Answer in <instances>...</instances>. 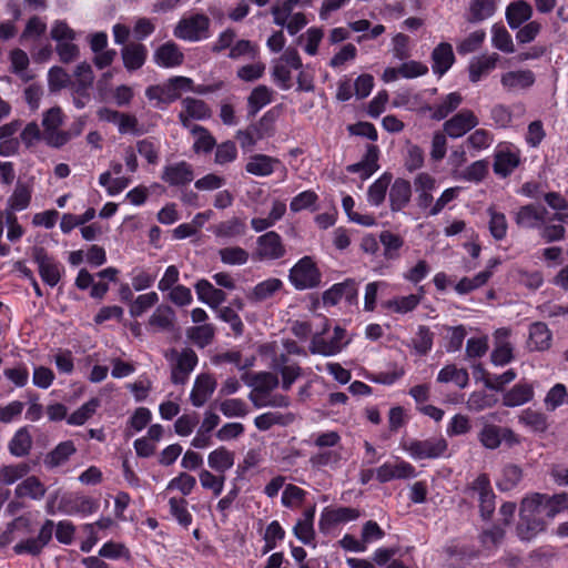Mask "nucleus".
Wrapping results in <instances>:
<instances>
[{
  "label": "nucleus",
  "mask_w": 568,
  "mask_h": 568,
  "mask_svg": "<svg viewBox=\"0 0 568 568\" xmlns=\"http://www.w3.org/2000/svg\"><path fill=\"white\" fill-rule=\"evenodd\" d=\"M552 334L548 326L541 322H535L529 326L527 347L532 352L546 351L550 347Z\"/></svg>",
  "instance_id": "21"
},
{
  "label": "nucleus",
  "mask_w": 568,
  "mask_h": 568,
  "mask_svg": "<svg viewBox=\"0 0 568 568\" xmlns=\"http://www.w3.org/2000/svg\"><path fill=\"white\" fill-rule=\"evenodd\" d=\"M488 213L490 216L489 231L491 236L497 241L505 239L508 229L505 214L496 212L493 207L488 209Z\"/></svg>",
  "instance_id": "60"
},
{
  "label": "nucleus",
  "mask_w": 568,
  "mask_h": 568,
  "mask_svg": "<svg viewBox=\"0 0 568 568\" xmlns=\"http://www.w3.org/2000/svg\"><path fill=\"white\" fill-rule=\"evenodd\" d=\"M358 284L354 278H346L342 283L334 284L323 293V303L325 305H336L342 298L353 304L357 300Z\"/></svg>",
  "instance_id": "14"
},
{
  "label": "nucleus",
  "mask_w": 568,
  "mask_h": 568,
  "mask_svg": "<svg viewBox=\"0 0 568 568\" xmlns=\"http://www.w3.org/2000/svg\"><path fill=\"white\" fill-rule=\"evenodd\" d=\"M99 406L100 400L98 398H91L68 417V424L78 426L83 425L93 416Z\"/></svg>",
  "instance_id": "58"
},
{
  "label": "nucleus",
  "mask_w": 568,
  "mask_h": 568,
  "mask_svg": "<svg viewBox=\"0 0 568 568\" xmlns=\"http://www.w3.org/2000/svg\"><path fill=\"white\" fill-rule=\"evenodd\" d=\"M379 241L384 246V256L387 260H396L399 257V248L404 245V240L390 231H383L379 234Z\"/></svg>",
  "instance_id": "50"
},
{
  "label": "nucleus",
  "mask_w": 568,
  "mask_h": 568,
  "mask_svg": "<svg viewBox=\"0 0 568 568\" xmlns=\"http://www.w3.org/2000/svg\"><path fill=\"white\" fill-rule=\"evenodd\" d=\"M479 123L474 111L463 109L450 119L444 122L443 131L452 139L464 136L467 132L476 128Z\"/></svg>",
  "instance_id": "13"
},
{
  "label": "nucleus",
  "mask_w": 568,
  "mask_h": 568,
  "mask_svg": "<svg viewBox=\"0 0 568 568\" xmlns=\"http://www.w3.org/2000/svg\"><path fill=\"white\" fill-rule=\"evenodd\" d=\"M315 517V505L304 510L302 518L297 520L293 528L295 537L303 544L308 545L315 538V530L313 527Z\"/></svg>",
  "instance_id": "31"
},
{
  "label": "nucleus",
  "mask_w": 568,
  "mask_h": 568,
  "mask_svg": "<svg viewBox=\"0 0 568 568\" xmlns=\"http://www.w3.org/2000/svg\"><path fill=\"white\" fill-rule=\"evenodd\" d=\"M531 17L532 7L525 0L513 1L506 8V20L513 30L528 22Z\"/></svg>",
  "instance_id": "25"
},
{
  "label": "nucleus",
  "mask_w": 568,
  "mask_h": 568,
  "mask_svg": "<svg viewBox=\"0 0 568 568\" xmlns=\"http://www.w3.org/2000/svg\"><path fill=\"white\" fill-rule=\"evenodd\" d=\"M506 531L503 527L494 525L483 530L479 535V541L485 549H497L505 538Z\"/></svg>",
  "instance_id": "53"
},
{
  "label": "nucleus",
  "mask_w": 568,
  "mask_h": 568,
  "mask_svg": "<svg viewBox=\"0 0 568 568\" xmlns=\"http://www.w3.org/2000/svg\"><path fill=\"white\" fill-rule=\"evenodd\" d=\"M466 494L471 498H477L479 503L480 517L489 520L495 511V494L490 486V480L486 474L477 476L466 488Z\"/></svg>",
  "instance_id": "7"
},
{
  "label": "nucleus",
  "mask_w": 568,
  "mask_h": 568,
  "mask_svg": "<svg viewBox=\"0 0 568 568\" xmlns=\"http://www.w3.org/2000/svg\"><path fill=\"white\" fill-rule=\"evenodd\" d=\"M170 511L180 525L187 527L192 523V515L187 510V501L183 498H171L169 500Z\"/></svg>",
  "instance_id": "63"
},
{
  "label": "nucleus",
  "mask_w": 568,
  "mask_h": 568,
  "mask_svg": "<svg viewBox=\"0 0 568 568\" xmlns=\"http://www.w3.org/2000/svg\"><path fill=\"white\" fill-rule=\"evenodd\" d=\"M498 60L499 55L497 53L474 58L468 67L469 80L473 83L478 82L484 75H487L496 68Z\"/></svg>",
  "instance_id": "32"
},
{
  "label": "nucleus",
  "mask_w": 568,
  "mask_h": 568,
  "mask_svg": "<svg viewBox=\"0 0 568 568\" xmlns=\"http://www.w3.org/2000/svg\"><path fill=\"white\" fill-rule=\"evenodd\" d=\"M432 60L434 73L438 77L444 75L455 61L453 47L447 42L439 43L432 52Z\"/></svg>",
  "instance_id": "28"
},
{
  "label": "nucleus",
  "mask_w": 568,
  "mask_h": 568,
  "mask_svg": "<svg viewBox=\"0 0 568 568\" xmlns=\"http://www.w3.org/2000/svg\"><path fill=\"white\" fill-rule=\"evenodd\" d=\"M463 102V95L459 92H452L447 94L436 105H425L420 110L423 112H430V118L436 121L446 119L450 113L458 109Z\"/></svg>",
  "instance_id": "18"
},
{
  "label": "nucleus",
  "mask_w": 568,
  "mask_h": 568,
  "mask_svg": "<svg viewBox=\"0 0 568 568\" xmlns=\"http://www.w3.org/2000/svg\"><path fill=\"white\" fill-rule=\"evenodd\" d=\"M54 527L55 538L59 542L63 545L72 544L75 534V526L71 521L61 520L54 525L53 520L45 519L39 530L38 536L18 542L13 547V551L17 555L28 554L34 557L39 556L43 548L51 541Z\"/></svg>",
  "instance_id": "1"
},
{
  "label": "nucleus",
  "mask_w": 568,
  "mask_h": 568,
  "mask_svg": "<svg viewBox=\"0 0 568 568\" xmlns=\"http://www.w3.org/2000/svg\"><path fill=\"white\" fill-rule=\"evenodd\" d=\"M49 88L51 91H59L63 88H71V77L61 67H52L48 74Z\"/></svg>",
  "instance_id": "64"
},
{
  "label": "nucleus",
  "mask_w": 568,
  "mask_h": 568,
  "mask_svg": "<svg viewBox=\"0 0 568 568\" xmlns=\"http://www.w3.org/2000/svg\"><path fill=\"white\" fill-rule=\"evenodd\" d=\"M32 190L30 186L18 182L13 193L8 199V207L4 211H11L13 214L26 210L31 202Z\"/></svg>",
  "instance_id": "39"
},
{
  "label": "nucleus",
  "mask_w": 568,
  "mask_h": 568,
  "mask_svg": "<svg viewBox=\"0 0 568 568\" xmlns=\"http://www.w3.org/2000/svg\"><path fill=\"white\" fill-rule=\"evenodd\" d=\"M520 163L517 153L510 151H499L495 155L494 172L500 176H508Z\"/></svg>",
  "instance_id": "41"
},
{
  "label": "nucleus",
  "mask_w": 568,
  "mask_h": 568,
  "mask_svg": "<svg viewBox=\"0 0 568 568\" xmlns=\"http://www.w3.org/2000/svg\"><path fill=\"white\" fill-rule=\"evenodd\" d=\"M491 43L496 49L506 53L515 52L513 38L505 27L494 24L491 28Z\"/></svg>",
  "instance_id": "52"
},
{
  "label": "nucleus",
  "mask_w": 568,
  "mask_h": 568,
  "mask_svg": "<svg viewBox=\"0 0 568 568\" xmlns=\"http://www.w3.org/2000/svg\"><path fill=\"white\" fill-rule=\"evenodd\" d=\"M496 11V0H469L467 21L476 23L490 18Z\"/></svg>",
  "instance_id": "43"
},
{
  "label": "nucleus",
  "mask_w": 568,
  "mask_h": 568,
  "mask_svg": "<svg viewBox=\"0 0 568 568\" xmlns=\"http://www.w3.org/2000/svg\"><path fill=\"white\" fill-rule=\"evenodd\" d=\"M414 185L417 193V205L423 210L428 207L430 209V204L433 202L432 191L436 187L435 178L426 172H422L416 175Z\"/></svg>",
  "instance_id": "23"
},
{
  "label": "nucleus",
  "mask_w": 568,
  "mask_h": 568,
  "mask_svg": "<svg viewBox=\"0 0 568 568\" xmlns=\"http://www.w3.org/2000/svg\"><path fill=\"white\" fill-rule=\"evenodd\" d=\"M545 406L548 412L556 410L560 405L568 404V393L564 384L554 385L545 397Z\"/></svg>",
  "instance_id": "56"
},
{
  "label": "nucleus",
  "mask_w": 568,
  "mask_h": 568,
  "mask_svg": "<svg viewBox=\"0 0 568 568\" xmlns=\"http://www.w3.org/2000/svg\"><path fill=\"white\" fill-rule=\"evenodd\" d=\"M285 254V245L277 232L268 231L257 237L255 255L260 261L280 260Z\"/></svg>",
  "instance_id": "10"
},
{
  "label": "nucleus",
  "mask_w": 568,
  "mask_h": 568,
  "mask_svg": "<svg viewBox=\"0 0 568 568\" xmlns=\"http://www.w3.org/2000/svg\"><path fill=\"white\" fill-rule=\"evenodd\" d=\"M448 444L443 437H433L425 440H410L403 445V448L414 459H432L444 455Z\"/></svg>",
  "instance_id": "8"
},
{
  "label": "nucleus",
  "mask_w": 568,
  "mask_h": 568,
  "mask_svg": "<svg viewBox=\"0 0 568 568\" xmlns=\"http://www.w3.org/2000/svg\"><path fill=\"white\" fill-rule=\"evenodd\" d=\"M17 497H30L32 499H41L45 494L44 485L36 476L26 478L16 487Z\"/></svg>",
  "instance_id": "45"
},
{
  "label": "nucleus",
  "mask_w": 568,
  "mask_h": 568,
  "mask_svg": "<svg viewBox=\"0 0 568 568\" xmlns=\"http://www.w3.org/2000/svg\"><path fill=\"white\" fill-rule=\"evenodd\" d=\"M62 122L63 113L59 106H53L44 112L42 119V139L48 145L53 148H61L65 144V136L62 135V131L59 130V126L62 124Z\"/></svg>",
  "instance_id": "11"
},
{
  "label": "nucleus",
  "mask_w": 568,
  "mask_h": 568,
  "mask_svg": "<svg viewBox=\"0 0 568 568\" xmlns=\"http://www.w3.org/2000/svg\"><path fill=\"white\" fill-rule=\"evenodd\" d=\"M521 478L523 469L518 465L508 464L501 469L498 487L500 490H510L518 485Z\"/></svg>",
  "instance_id": "51"
},
{
  "label": "nucleus",
  "mask_w": 568,
  "mask_h": 568,
  "mask_svg": "<svg viewBox=\"0 0 568 568\" xmlns=\"http://www.w3.org/2000/svg\"><path fill=\"white\" fill-rule=\"evenodd\" d=\"M420 294H409L407 296H398L383 303V307L397 314H406L413 312L420 303L424 290L419 288Z\"/></svg>",
  "instance_id": "34"
},
{
  "label": "nucleus",
  "mask_w": 568,
  "mask_h": 568,
  "mask_svg": "<svg viewBox=\"0 0 568 568\" xmlns=\"http://www.w3.org/2000/svg\"><path fill=\"white\" fill-rule=\"evenodd\" d=\"M412 197V185L405 179H396L389 190V204L393 212H399L407 206Z\"/></svg>",
  "instance_id": "24"
},
{
  "label": "nucleus",
  "mask_w": 568,
  "mask_h": 568,
  "mask_svg": "<svg viewBox=\"0 0 568 568\" xmlns=\"http://www.w3.org/2000/svg\"><path fill=\"white\" fill-rule=\"evenodd\" d=\"M192 79L176 75L170 78L165 83L150 85L145 89V97L149 100H156L158 103L170 104L180 99L182 92L190 89Z\"/></svg>",
  "instance_id": "6"
},
{
  "label": "nucleus",
  "mask_w": 568,
  "mask_h": 568,
  "mask_svg": "<svg viewBox=\"0 0 568 568\" xmlns=\"http://www.w3.org/2000/svg\"><path fill=\"white\" fill-rule=\"evenodd\" d=\"M194 179L193 166L186 161L165 165L161 180L171 186H184Z\"/></svg>",
  "instance_id": "15"
},
{
  "label": "nucleus",
  "mask_w": 568,
  "mask_h": 568,
  "mask_svg": "<svg viewBox=\"0 0 568 568\" xmlns=\"http://www.w3.org/2000/svg\"><path fill=\"white\" fill-rule=\"evenodd\" d=\"M358 516V510L351 507L325 508L321 515L320 528L325 530L333 525L354 520Z\"/></svg>",
  "instance_id": "26"
},
{
  "label": "nucleus",
  "mask_w": 568,
  "mask_h": 568,
  "mask_svg": "<svg viewBox=\"0 0 568 568\" xmlns=\"http://www.w3.org/2000/svg\"><path fill=\"white\" fill-rule=\"evenodd\" d=\"M242 379L245 384L252 387V390H256L258 393L271 394L275 388H277L280 381L277 375L271 372H258L250 375H244Z\"/></svg>",
  "instance_id": "27"
},
{
  "label": "nucleus",
  "mask_w": 568,
  "mask_h": 568,
  "mask_svg": "<svg viewBox=\"0 0 568 568\" xmlns=\"http://www.w3.org/2000/svg\"><path fill=\"white\" fill-rule=\"evenodd\" d=\"M216 388V381L211 374H200L194 382L190 400L193 406L202 407L212 396Z\"/></svg>",
  "instance_id": "17"
},
{
  "label": "nucleus",
  "mask_w": 568,
  "mask_h": 568,
  "mask_svg": "<svg viewBox=\"0 0 568 568\" xmlns=\"http://www.w3.org/2000/svg\"><path fill=\"white\" fill-rule=\"evenodd\" d=\"M500 83L508 92L525 90L535 83V74L530 70L508 71L501 75Z\"/></svg>",
  "instance_id": "20"
},
{
  "label": "nucleus",
  "mask_w": 568,
  "mask_h": 568,
  "mask_svg": "<svg viewBox=\"0 0 568 568\" xmlns=\"http://www.w3.org/2000/svg\"><path fill=\"white\" fill-rule=\"evenodd\" d=\"M77 448L72 440H65L55 446L53 450L48 453L44 457V465L48 468H55L64 463L75 454Z\"/></svg>",
  "instance_id": "37"
},
{
  "label": "nucleus",
  "mask_w": 568,
  "mask_h": 568,
  "mask_svg": "<svg viewBox=\"0 0 568 568\" xmlns=\"http://www.w3.org/2000/svg\"><path fill=\"white\" fill-rule=\"evenodd\" d=\"M32 258L38 264L41 280L49 286H55L61 278V267L42 246L32 247Z\"/></svg>",
  "instance_id": "12"
},
{
  "label": "nucleus",
  "mask_w": 568,
  "mask_h": 568,
  "mask_svg": "<svg viewBox=\"0 0 568 568\" xmlns=\"http://www.w3.org/2000/svg\"><path fill=\"white\" fill-rule=\"evenodd\" d=\"M288 280L298 291L311 290L320 286L322 273L311 256H304L290 270Z\"/></svg>",
  "instance_id": "4"
},
{
  "label": "nucleus",
  "mask_w": 568,
  "mask_h": 568,
  "mask_svg": "<svg viewBox=\"0 0 568 568\" xmlns=\"http://www.w3.org/2000/svg\"><path fill=\"white\" fill-rule=\"evenodd\" d=\"M182 106L193 120H204L211 116V109L203 100L187 97L182 100Z\"/></svg>",
  "instance_id": "55"
},
{
  "label": "nucleus",
  "mask_w": 568,
  "mask_h": 568,
  "mask_svg": "<svg viewBox=\"0 0 568 568\" xmlns=\"http://www.w3.org/2000/svg\"><path fill=\"white\" fill-rule=\"evenodd\" d=\"M518 422L536 434H545L549 428L548 416L531 408L524 409L518 416Z\"/></svg>",
  "instance_id": "33"
},
{
  "label": "nucleus",
  "mask_w": 568,
  "mask_h": 568,
  "mask_svg": "<svg viewBox=\"0 0 568 568\" xmlns=\"http://www.w3.org/2000/svg\"><path fill=\"white\" fill-rule=\"evenodd\" d=\"M209 27V17L196 13L189 18L181 19L174 29V36L187 41H199L202 38H206Z\"/></svg>",
  "instance_id": "9"
},
{
  "label": "nucleus",
  "mask_w": 568,
  "mask_h": 568,
  "mask_svg": "<svg viewBox=\"0 0 568 568\" xmlns=\"http://www.w3.org/2000/svg\"><path fill=\"white\" fill-rule=\"evenodd\" d=\"M9 452L16 457L29 455L32 448V436L27 427L19 428L9 442Z\"/></svg>",
  "instance_id": "38"
},
{
  "label": "nucleus",
  "mask_w": 568,
  "mask_h": 568,
  "mask_svg": "<svg viewBox=\"0 0 568 568\" xmlns=\"http://www.w3.org/2000/svg\"><path fill=\"white\" fill-rule=\"evenodd\" d=\"M195 291L199 300L211 307H217L226 300V294L222 290L215 288L206 280H200L195 284Z\"/></svg>",
  "instance_id": "36"
},
{
  "label": "nucleus",
  "mask_w": 568,
  "mask_h": 568,
  "mask_svg": "<svg viewBox=\"0 0 568 568\" xmlns=\"http://www.w3.org/2000/svg\"><path fill=\"white\" fill-rule=\"evenodd\" d=\"M207 464L215 471L225 473L234 465V453L223 446L219 447L209 454Z\"/></svg>",
  "instance_id": "44"
},
{
  "label": "nucleus",
  "mask_w": 568,
  "mask_h": 568,
  "mask_svg": "<svg viewBox=\"0 0 568 568\" xmlns=\"http://www.w3.org/2000/svg\"><path fill=\"white\" fill-rule=\"evenodd\" d=\"M73 77L75 81L71 84L73 93L84 94V91H89L94 82V73L90 63L83 61L79 63L74 71Z\"/></svg>",
  "instance_id": "35"
},
{
  "label": "nucleus",
  "mask_w": 568,
  "mask_h": 568,
  "mask_svg": "<svg viewBox=\"0 0 568 568\" xmlns=\"http://www.w3.org/2000/svg\"><path fill=\"white\" fill-rule=\"evenodd\" d=\"M219 255L221 261L229 265H243L248 261V253L240 246L221 248Z\"/></svg>",
  "instance_id": "62"
},
{
  "label": "nucleus",
  "mask_w": 568,
  "mask_h": 568,
  "mask_svg": "<svg viewBox=\"0 0 568 568\" xmlns=\"http://www.w3.org/2000/svg\"><path fill=\"white\" fill-rule=\"evenodd\" d=\"M392 174L386 172L368 187L367 199L372 205L378 206L384 202Z\"/></svg>",
  "instance_id": "48"
},
{
  "label": "nucleus",
  "mask_w": 568,
  "mask_h": 568,
  "mask_svg": "<svg viewBox=\"0 0 568 568\" xmlns=\"http://www.w3.org/2000/svg\"><path fill=\"white\" fill-rule=\"evenodd\" d=\"M283 283L278 278H268L258 283L253 291L247 295L252 302H262L272 297L281 287Z\"/></svg>",
  "instance_id": "46"
},
{
  "label": "nucleus",
  "mask_w": 568,
  "mask_h": 568,
  "mask_svg": "<svg viewBox=\"0 0 568 568\" xmlns=\"http://www.w3.org/2000/svg\"><path fill=\"white\" fill-rule=\"evenodd\" d=\"M30 471V466L26 463L3 466L0 468V484L11 485L18 479L23 478Z\"/></svg>",
  "instance_id": "57"
},
{
  "label": "nucleus",
  "mask_w": 568,
  "mask_h": 568,
  "mask_svg": "<svg viewBox=\"0 0 568 568\" xmlns=\"http://www.w3.org/2000/svg\"><path fill=\"white\" fill-rule=\"evenodd\" d=\"M496 398L493 395H489L483 390L473 392L467 402L466 406L471 412H481L484 409L490 408L495 405Z\"/></svg>",
  "instance_id": "61"
},
{
  "label": "nucleus",
  "mask_w": 568,
  "mask_h": 568,
  "mask_svg": "<svg viewBox=\"0 0 568 568\" xmlns=\"http://www.w3.org/2000/svg\"><path fill=\"white\" fill-rule=\"evenodd\" d=\"M154 62L163 68L179 67L184 61V54L174 42H165L154 52Z\"/></svg>",
  "instance_id": "22"
},
{
  "label": "nucleus",
  "mask_w": 568,
  "mask_h": 568,
  "mask_svg": "<svg viewBox=\"0 0 568 568\" xmlns=\"http://www.w3.org/2000/svg\"><path fill=\"white\" fill-rule=\"evenodd\" d=\"M280 164V160L265 154H254L250 156L247 163L245 164V170L247 173L255 176H268Z\"/></svg>",
  "instance_id": "30"
},
{
  "label": "nucleus",
  "mask_w": 568,
  "mask_h": 568,
  "mask_svg": "<svg viewBox=\"0 0 568 568\" xmlns=\"http://www.w3.org/2000/svg\"><path fill=\"white\" fill-rule=\"evenodd\" d=\"M215 329L211 324H203L187 328L186 336L196 346L204 348L210 345L214 338Z\"/></svg>",
  "instance_id": "49"
},
{
  "label": "nucleus",
  "mask_w": 568,
  "mask_h": 568,
  "mask_svg": "<svg viewBox=\"0 0 568 568\" xmlns=\"http://www.w3.org/2000/svg\"><path fill=\"white\" fill-rule=\"evenodd\" d=\"M193 135L196 136L193 149L195 152H204L207 153L213 150L216 144L214 136L201 125H194L191 129Z\"/></svg>",
  "instance_id": "54"
},
{
  "label": "nucleus",
  "mask_w": 568,
  "mask_h": 568,
  "mask_svg": "<svg viewBox=\"0 0 568 568\" xmlns=\"http://www.w3.org/2000/svg\"><path fill=\"white\" fill-rule=\"evenodd\" d=\"M437 382H454L459 388H465L468 385L469 376L466 369L457 368L455 365H447L439 371Z\"/></svg>",
  "instance_id": "47"
},
{
  "label": "nucleus",
  "mask_w": 568,
  "mask_h": 568,
  "mask_svg": "<svg viewBox=\"0 0 568 568\" xmlns=\"http://www.w3.org/2000/svg\"><path fill=\"white\" fill-rule=\"evenodd\" d=\"M534 385L520 382L513 386L504 396L503 405L506 407L521 406L534 398Z\"/></svg>",
  "instance_id": "29"
},
{
  "label": "nucleus",
  "mask_w": 568,
  "mask_h": 568,
  "mask_svg": "<svg viewBox=\"0 0 568 568\" xmlns=\"http://www.w3.org/2000/svg\"><path fill=\"white\" fill-rule=\"evenodd\" d=\"M544 499L541 494L535 493L521 500L516 526V535L520 540L530 541L546 530L547 523L540 515Z\"/></svg>",
  "instance_id": "2"
},
{
  "label": "nucleus",
  "mask_w": 568,
  "mask_h": 568,
  "mask_svg": "<svg viewBox=\"0 0 568 568\" xmlns=\"http://www.w3.org/2000/svg\"><path fill=\"white\" fill-rule=\"evenodd\" d=\"M293 420L294 415L292 413L282 414L278 412H267L255 417L254 425L257 429L265 432L274 425L287 426Z\"/></svg>",
  "instance_id": "42"
},
{
  "label": "nucleus",
  "mask_w": 568,
  "mask_h": 568,
  "mask_svg": "<svg viewBox=\"0 0 568 568\" xmlns=\"http://www.w3.org/2000/svg\"><path fill=\"white\" fill-rule=\"evenodd\" d=\"M272 94V90L264 84L254 88L247 98L248 115L255 116L262 108L271 103Z\"/></svg>",
  "instance_id": "40"
},
{
  "label": "nucleus",
  "mask_w": 568,
  "mask_h": 568,
  "mask_svg": "<svg viewBox=\"0 0 568 568\" xmlns=\"http://www.w3.org/2000/svg\"><path fill=\"white\" fill-rule=\"evenodd\" d=\"M121 57L124 68L132 72L143 67L148 58V49L142 43L131 42L123 45Z\"/></svg>",
  "instance_id": "19"
},
{
  "label": "nucleus",
  "mask_w": 568,
  "mask_h": 568,
  "mask_svg": "<svg viewBox=\"0 0 568 568\" xmlns=\"http://www.w3.org/2000/svg\"><path fill=\"white\" fill-rule=\"evenodd\" d=\"M548 212L542 206L535 204H527L516 212L515 222L519 227L537 229L540 227L546 221Z\"/></svg>",
  "instance_id": "16"
},
{
  "label": "nucleus",
  "mask_w": 568,
  "mask_h": 568,
  "mask_svg": "<svg viewBox=\"0 0 568 568\" xmlns=\"http://www.w3.org/2000/svg\"><path fill=\"white\" fill-rule=\"evenodd\" d=\"M477 437L479 443L490 450L497 449L501 443H505L508 448H513L523 442V438L511 428L489 423L483 425Z\"/></svg>",
  "instance_id": "5"
},
{
  "label": "nucleus",
  "mask_w": 568,
  "mask_h": 568,
  "mask_svg": "<svg viewBox=\"0 0 568 568\" xmlns=\"http://www.w3.org/2000/svg\"><path fill=\"white\" fill-rule=\"evenodd\" d=\"M174 312L170 306H159L151 315L149 324L159 329H170L173 326Z\"/></svg>",
  "instance_id": "59"
},
{
  "label": "nucleus",
  "mask_w": 568,
  "mask_h": 568,
  "mask_svg": "<svg viewBox=\"0 0 568 568\" xmlns=\"http://www.w3.org/2000/svg\"><path fill=\"white\" fill-rule=\"evenodd\" d=\"M165 358L170 362L171 382L174 385H184L199 362L196 353L190 347L181 351L171 348L165 353Z\"/></svg>",
  "instance_id": "3"
}]
</instances>
